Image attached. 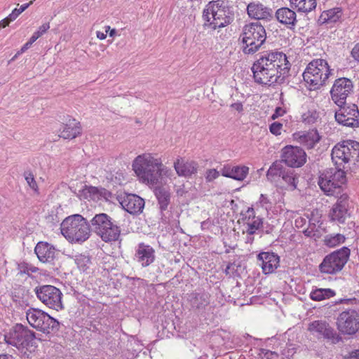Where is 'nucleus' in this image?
Masks as SVG:
<instances>
[{
    "instance_id": "nucleus-50",
    "label": "nucleus",
    "mask_w": 359,
    "mask_h": 359,
    "mask_svg": "<svg viewBox=\"0 0 359 359\" xmlns=\"http://www.w3.org/2000/svg\"><path fill=\"white\" fill-rule=\"evenodd\" d=\"M285 111L281 107H276L275 112L271 116L272 119H276L278 118L279 116H281L284 114Z\"/></svg>"
},
{
    "instance_id": "nucleus-11",
    "label": "nucleus",
    "mask_w": 359,
    "mask_h": 359,
    "mask_svg": "<svg viewBox=\"0 0 359 359\" xmlns=\"http://www.w3.org/2000/svg\"><path fill=\"white\" fill-rule=\"evenodd\" d=\"M37 298L50 309L59 311L63 309L62 293L60 289L51 285H43L35 287Z\"/></svg>"
},
{
    "instance_id": "nucleus-49",
    "label": "nucleus",
    "mask_w": 359,
    "mask_h": 359,
    "mask_svg": "<svg viewBox=\"0 0 359 359\" xmlns=\"http://www.w3.org/2000/svg\"><path fill=\"white\" fill-rule=\"evenodd\" d=\"M353 120H351V123H348V127L355 128L359 127V110L358 109V113H356Z\"/></svg>"
},
{
    "instance_id": "nucleus-13",
    "label": "nucleus",
    "mask_w": 359,
    "mask_h": 359,
    "mask_svg": "<svg viewBox=\"0 0 359 359\" xmlns=\"http://www.w3.org/2000/svg\"><path fill=\"white\" fill-rule=\"evenodd\" d=\"M353 92V84L351 79L341 77L336 79L330 89L331 99L337 106H343L347 98Z\"/></svg>"
},
{
    "instance_id": "nucleus-40",
    "label": "nucleus",
    "mask_w": 359,
    "mask_h": 359,
    "mask_svg": "<svg viewBox=\"0 0 359 359\" xmlns=\"http://www.w3.org/2000/svg\"><path fill=\"white\" fill-rule=\"evenodd\" d=\"M345 237L344 235L337 233L336 235H329L325 238V244L328 247H335L336 245L344 243Z\"/></svg>"
},
{
    "instance_id": "nucleus-3",
    "label": "nucleus",
    "mask_w": 359,
    "mask_h": 359,
    "mask_svg": "<svg viewBox=\"0 0 359 359\" xmlns=\"http://www.w3.org/2000/svg\"><path fill=\"white\" fill-rule=\"evenodd\" d=\"M203 28L211 32L231 24L233 13L223 1H212L203 10Z\"/></svg>"
},
{
    "instance_id": "nucleus-14",
    "label": "nucleus",
    "mask_w": 359,
    "mask_h": 359,
    "mask_svg": "<svg viewBox=\"0 0 359 359\" xmlns=\"http://www.w3.org/2000/svg\"><path fill=\"white\" fill-rule=\"evenodd\" d=\"M345 171L338 170L334 175L323 174L318 180L322 191L327 196L340 194L341 184L346 181Z\"/></svg>"
},
{
    "instance_id": "nucleus-15",
    "label": "nucleus",
    "mask_w": 359,
    "mask_h": 359,
    "mask_svg": "<svg viewBox=\"0 0 359 359\" xmlns=\"http://www.w3.org/2000/svg\"><path fill=\"white\" fill-rule=\"evenodd\" d=\"M281 158L289 167L299 168L306 163V154L303 149L289 145L282 149Z\"/></svg>"
},
{
    "instance_id": "nucleus-63",
    "label": "nucleus",
    "mask_w": 359,
    "mask_h": 359,
    "mask_svg": "<svg viewBox=\"0 0 359 359\" xmlns=\"http://www.w3.org/2000/svg\"><path fill=\"white\" fill-rule=\"evenodd\" d=\"M20 53H20V52H18V53H17V54H16V55H15L12 58V60H14L16 57H18V55Z\"/></svg>"
},
{
    "instance_id": "nucleus-57",
    "label": "nucleus",
    "mask_w": 359,
    "mask_h": 359,
    "mask_svg": "<svg viewBox=\"0 0 359 359\" xmlns=\"http://www.w3.org/2000/svg\"><path fill=\"white\" fill-rule=\"evenodd\" d=\"M96 35H97V37L98 39H100V40L105 39L106 37H107V34L106 33H104V32H100V31H97L96 32Z\"/></svg>"
},
{
    "instance_id": "nucleus-64",
    "label": "nucleus",
    "mask_w": 359,
    "mask_h": 359,
    "mask_svg": "<svg viewBox=\"0 0 359 359\" xmlns=\"http://www.w3.org/2000/svg\"><path fill=\"white\" fill-rule=\"evenodd\" d=\"M266 233H270V231H269V230H266Z\"/></svg>"
},
{
    "instance_id": "nucleus-1",
    "label": "nucleus",
    "mask_w": 359,
    "mask_h": 359,
    "mask_svg": "<svg viewBox=\"0 0 359 359\" xmlns=\"http://www.w3.org/2000/svg\"><path fill=\"white\" fill-rule=\"evenodd\" d=\"M290 69V63L286 55L282 52L265 53L252 67L255 81L268 86L282 83L287 76Z\"/></svg>"
},
{
    "instance_id": "nucleus-5",
    "label": "nucleus",
    "mask_w": 359,
    "mask_h": 359,
    "mask_svg": "<svg viewBox=\"0 0 359 359\" xmlns=\"http://www.w3.org/2000/svg\"><path fill=\"white\" fill-rule=\"evenodd\" d=\"M241 39L243 43V52L245 54H253L266 41L265 29L258 22L245 25L243 28Z\"/></svg>"
},
{
    "instance_id": "nucleus-29",
    "label": "nucleus",
    "mask_w": 359,
    "mask_h": 359,
    "mask_svg": "<svg viewBox=\"0 0 359 359\" xmlns=\"http://www.w3.org/2000/svg\"><path fill=\"white\" fill-rule=\"evenodd\" d=\"M112 220L106 213L96 214L90 220V229L97 236Z\"/></svg>"
},
{
    "instance_id": "nucleus-32",
    "label": "nucleus",
    "mask_w": 359,
    "mask_h": 359,
    "mask_svg": "<svg viewBox=\"0 0 359 359\" xmlns=\"http://www.w3.org/2000/svg\"><path fill=\"white\" fill-rule=\"evenodd\" d=\"M299 139L301 143L304 144L308 149H311L320 141V137L317 130H311L301 135Z\"/></svg>"
},
{
    "instance_id": "nucleus-61",
    "label": "nucleus",
    "mask_w": 359,
    "mask_h": 359,
    "mask_svg": "<svg viewBox=\"0 0 359 359\" xmlns=\"http://www.w3.org/2000/svg\"><path fill=\"white\" fill-rule=\"evenodd\" d=\"M116 34V30L115 29H112L109 32V36L112 37Z\"/></svg>"
},
{
    "instance_id": "nucleus-30",
    "label": "nucleus",
    "mask_w": 359,
    "mask_h": 359,
    "mask_svg": "<svg viewBox=\"0 0 359 359\" xmlns=\"http://www.w3.org/2000/svg\"><path fill=\"white\" fill-rule=\"evenodd\" d=\"M81 130L80 123L72 119L63 126L60 137L64 139H74L81 133Z\"/></svg>"
},
{
    "instance_id": "nucleus-54",
    "label": "nucleus",
    "mask_w": 359,
    "mask_h": 359,
    "mask_svg": "<svg viewBox=\"0 0 359 359\" xmlns=\"http://www.w3.org/2000/svg\"><path fill=\"white\" fill-rule=\"evenodd\" d=\"M231 107L238 111H242L243 110V104L241 102H236L231 105Z\"/></svg>"
},
{
    "instance_id": "nucleus-27",
    "label": "nucleus",
    "mask_w": 359,
    "mask_h": 359,
    "mask_svg": "<svg viewBox=\"0 0 359 359\" xmlns=\"http://www.w3.org/2000/svg\"><path fill=\"white\" fill-rule=\"evenodd\" d=\"M121 235V228L112 220L104 229L97 235L102 241L111 243L118 241Z\"/></svg>"
},
{
    "instance_id": "nucleus-35",
    "label": "nucleus",
    "mask_w": 359,
    "mask_h": 359,
    "mask_svg": "<svg viewBox=\"0 0 359 359\" xmlns=\"http://www.w3.org/2000/svg\"><path fill=\"white\" fill-rule=\"evenodd\" d=\"M335 292L331 289L319 288L313 290L310 293V298L314 301H322L325 299L334 297Z\"/></svg>"
},
{
    "instance_id": "nucleus-34",
    "label": "nucleus",
    "mask_w": 359,
    "mask_h": 359,
    "mask_svg": "<svg viewBox=\"0 0 359 359\" xmlns=\"http://www.w3.org/2000/svg\"><path fill=\"white\" fill-rule=\"evenodd\" d=\"M341 16V11L339 8H334L325 11L322 13L320 18L323 22H336Z\"/></svg>"
},
{
    "instance_id": "nucleus-44",
    "label": "nucleus",
    "mask_w": 359,
    "mask_h": 359,
    "mask_svg": "<svg viewBox=\"0 0 359 359\" xmlns=\"http://www.w3.org/2000/svg\"><path fill=\"white\" fill-rule=\"evenodd\" d=\"M260 206L268 210L271 208V202L269 199L268 196L265 194H261L259 200Z\"/></svg>"
},
{
    "instance_id": "nucleus-37",
    "label": "nucleus",
    "mask_w": 359,
    "mask_h": 359,
    "mask_svg": "<svg viewBox=\"0 0 359 359\" xmlns=\"http://www.w3.org/2000/svg\"><path fill=\"white\" fill-rule=\"evenodd\" d=\"M346 144H348L350 147V164H355L356 163H359V142L354 140H346Z\"/></svg>"
},
{
    "instance_id": "nucleus-46",
    "label": "nucleus",
    "mask_w": 359,
    "mask_h": 359,
    "mask_svg": "<svg viewBox=\"0 0 359 359\" xmlns=\"http://www.w3.org/2000/svg\"><path fill=\"white\" fill-rule=\"evenodd\" d=\"M283 127V124L278 122H274L271 124L269 127L270 132L276 135H278L280 134L281 129Z\"/></svg>"
},
{
    "instance_id": "nucleus-2",
    "label": "nucleus",
    "mask_w": 359,
    "mask_h": 359,
    "mask_svg": "<svg viewBox=\"0 0 359 359\" xmlns=\"http://www.w3.org/2000/svg\"><path fill=\"white\" fill-rule=\"evenodd\" d=\"M163 165L160 159L150 154L137 156L133 162V169L137 176L144 182L157 184L162 175Z\"/></svg>"
},
{
    "instance_id": "nucleus-18",
    "label": "nucleus",
    "mask_w": 359,
    "mask_h": 359,
    "mask_svg": "<svg viewBox=\"0 0 359 359\" xmlns=\"http://www.w3.org/2000/svg\"><path fill=\"white\" fill-rule=\"evenodd\" d=\"M120 203L123 208L131 215L142 212L144 208V200L136 194H127Z\"/></svg>"
},
{
    "instance_id": "nucleus-58",
    "label": "nucleus",
    "mask_w": 359,
    "mask_h": 359,
    "mask_svg": "<svg viewBox=\"0 0 359 359\" xmlns=\"http://www.w3.org/2000/svg\"><path fill=\"white\" fill-rule=\"evenodd\" d=\"M32 43L29 41H27L21 48L20 50V53H23L25 52V50H27L31 46H32Z\"/></svg>"
},
{
    "instance_id": "nucleus-60",
    "label": "nucleus",
    "mask_w": 359,
    "mask_h": 359,
    "mask_svg": "<svg viewBox=\"0 0 359 359\" xmlns=\"http://www.w3.org/2000/svg\"><path fill=\"white\" fill-rule=\"evenodd\" d=\"M0 359H14V358L9 354H1L0 355Z\"/></svg>"
},
{
    "instance_id": "nucleus-45",
    "label": "nucleus",
    "mask_w": 359,
    "mask_h": 359,
    "mask_svg": "<svg viewBox=\"0 0 359 359\" xmlns=\"http://www.w3.org/2000/svg\"><path fill=\"white\" fill-rule=\"evenodd\" d=\"M219 176V172L215 169H210L206 171V180L212 182Z\"/></svg>"
},
{
    "instance_id": "nucleus-7",
    "label": "nucleus",
    "mask_w": 359,
    "mask_h": 359,
    "mask_svg": "<svg viewBox=\"0 0 359 359\" xmlns=\"http://www.w3.org/2000/svg\"><path fill=\"white\" fill-rule=\"evenodd\" d=\"M4 338L8 344L15 346L19 350H29L36 346L35 332L22 324L18 323L12 327L4 335Z\"/></svg>"
},
{
    "instance_id": "nucleus-4",
    "label": "nucleus",
    "mask_w": 359,
    "mask_h": 359,
    "mask_svg": "<svg viewBox=\"0 0 359 359\" xmlns=\"http://www.w3.org/2000/svg\"><path fill=\"white\" fill-rule=\"evenodd\" d=\"M60 229L62 234L70 242H84L90 235V224L81 215H74L65 219Z\"/></svg>"
},
{
    "instance_id": "nucleus-51",
    "label": "nucleus",
    "mask_w": 359,
    "mask_h": 359,
    "mask_svg": "<svg viewBox=\"0 0 359 359\" xmlns=\"http://www.w3.org/2000/svg\"><path fill=\"white\" fill-rule=\"evenodd\" d=\"M50 28L49 23H44L41 26L39 27L38 31H36L41 36H42L44 33L47 32V30Z\"/></svg>"
},
{
    "instance_id": "nucleus-24",
    "label": "nucleus",
    "mask_w": 359,
    "mask_h": 359,
    "mask_svg": "<svg viewBox=\"0 0 359 359\" xmlns=\"http://www.w3.org/2000/svg\"><path fill=\"white\" fill-rule=\"evenodd\" d=\"M247 12L251 18L256 20H270L273 18L272 10L262 4H249Z\"/></svg>"
},
{
    "instance_id": "nucleus-38",
    "label": "nucleus",
    "mask_w": 359,
    "mask_h": 359,
    "mask_svg": "<svg viewBox=\"0 0 359 359\" xmlns=\"http://www.w3.org/2000/svg\"><path fill=\"white\" fill-rule=\"evenodd\" d=\"M90 193L97 196L98 199L103 198L106 201H112L114 196L108 190L104 188H97L95 187H91L90 188Z\"/></svg>"
},
{
    "instance_id": "nucleus-56",
    "label": "nucleus",
    "mask_w": 359,
    "mask_h": 359,
    "mask_svg": "<svg viewBox=\"0 0 359 359\" xmlns=\"http://www.w3.org/2000/svg\"><path fill=\"white\" fill-rule=\"evenodd\" d=\"M40 36H41L37 32H35L33 35L29 39V41L33 43L35 42Z\"/></svg>"
},
{
    "instance_id": "nucleus-52",
    "label": "nucleus",
    "mask_w": 359,
    "mask_h": 359,
    "mask_svg": "<svg viewBox=\"0 0 359 359\" xmlns=\"http://www.w3.org/2000/svg\"><path fill=\"white\" fill-rule=\"evenodd\" d=\"M20 14V11L18 10V8H15L12 13L7 17L8 20L12 22L15 20L18 15Z\"/></svg>"
},
{
    "instance_id": "nucleus-12",
    "label": "nucleus",
    "mask_w": 359,
    "mask_h": 359,
    "mask_svg": "<svg viewBox=\"0 0 359 359\" xmlns=\"http://www.w3.org/2000/svg\"><path fill=\"white\" fill-rule=\"evenodd\" d=\"M336 324L342 334H355L359 331V313L354 309H346L338 315Z\"/></svg>"
},
{
    "instance_id": "nucleus-53",
    "label": "nucleus",
    "mask_w": 359,
    "mask_h": 359,
    "mask_svg": "<svg viewBox=\"0 0 359 359\" xmlns=\"http://www.w3.org/2000/svg\"><path fill=\"white\" fill-rule=\"evenodd\" d=\"M353 302H356L355 298H348V299H340L338 301H337L336 304H350Z\"/></svg>"
},
{
    "instance_id": "nucleus-33",
    "label": "nucleus",
    "mask_w": 359,
    "mask_h": 359,
    "mask_svg": "<svg viewBox=\"0 0 359 359\" xmlns=\"http://www.w3.org/2000/svg\"><path fill=\"white\" fill-rule=\"evenodd\" d=\"M290 3L302 13H309L316 7V0H290Z\"/></svg>"
},
{
    "instance_id": "nucleus-26",
    "label": "nucleus",
    "mask_w": 359,
    "mask_h": 359,
    "mask_svg": "<svg viewBox=\"0 0 359 359\" xmlns=\"http://www.w3.org/2000/svg\"><path fill=\"white\" fill-rule=\"evenodd\" d=\"M220 172L224 177L243 181L249 172V168L245 165L231 166L227 165L221 169Z\"/></svg>"
},
{
    "instance_id": "nucleus-31",
    "label": "nucleus",
    "mask_w": 359,
    "mask_h": 359,
    "mask_svg": "<svg viewBox=\"0 0 359 359\" xmlns=\"http://www.w3.org/2000/svg\"><path fill=\"white\" fill-rule=\"evenodd\" d=\"M276 17L280 23L287 26H294L297 22L295 12L288 8L278 9Z\"/></svg>"
},
{
    "instance_id": "nucleus-28",
    "label": "nucleus",
    "mask_w": 359,
    "mask_h": 359,
    "mask_svg": "<svg viewBox=\"0 0 359 359\" xmlns=\"http://www.w3.org/2000/svg\"><path fill=\"white\" fill-rule=\"evenodd\" d=\"M174 167L180 176L189 177L197 171V164L194 161L184 162L182 158L177 159L174 163Z\"/></svg>"
},
{
    "instance_id": "nucleus-23",
    "label": "nucleus",
    "mask_w": 359,
    "mask_h": 359,
    "mask_svg": "<svg viewBox=\"0 0 359 359\" xmlns=\"http://www.w3.org/2000/svg\"><path fill=\"white\" fill-rule=\"evenodd\" d=\"M154 194L157 200V204L161 215L167 210L171 202V192L166 186H156L154 189Z\"/></svg>"
},
{
    "instance_id": "nucleus-22",
    "label": "nucleus",
    "mask_w": 359,
    "mask_h": 359,
    "mask_svg": "<svg viewBox=\"0 0 359 359\" xmlns=\"http://www.w3.org/2000/svg\"><path fill=\"white\" fill-rule=\"evenodd\" d=\"M38 259L43 263H53L55 258L56 250L46 242H39L34 249Z\"/></svg>"
},
{
    "instance_id": "nucleus-48",
    "label": "nucleus",
    "mask_w": 359,
    "mask_h": 359,
    "mask_svg": "<svg viewBox=\"0 0 359 359\" xmlns=\"http://www.w3.org/2000/svg\"><path fill=\"white\" fill-rule=\"evenodd\" d=\"M344 359H359V349L350 352L344 357Z\"/></svg>"
},
{
    "instance_id": "nucleus-8",
    "label": "nucleus",
    "mask_w": 359,
    "mask_h": 359,
    "mask_svg": "<svg viewBox=\"0 0 359 359\" xmlns=\"http://www.w3.org/2000/svg\"><path fill=\"white\" fill-rule=\"evenodd\" d=\"M269 180L276 183L282 188L294 190L297 188L298 177L294 171L285 168L280 161L274 162L267 171Z\"/></svg>"
},
{
    "instance_id": "nucleus-36",
    "label": "nucleus",
    "mask_w": 359,
    "mask_h": 359,
    "mask_svg": "<svg viewBox=\"0 0 359 359\" xmlns=\"http://www.w3.org/2000/svg\"><path fill=\"white\" fill-rule=\"evenodd\" d=\"M75 263L80 271L88 273L92 264L91 257L88 255L80 254L75 256Z\"/></svg>"
},
{
    "instance_id": "nucleus-20",
    "label": "nucleus",
    "mask_w": 359,
    "mask_h": 359,
    "mask_svg": "<svg viewBox=\"0 0 359 359\" xmlns=\"http://www.w3.org/2000/svg\"><path fill=\"white\" fill-rule=\"evenodd\" d=\"M135 257L142 267H147L154 262L155 251L150 245L140 243L138 244Z\"/></svg>"
},
{
    "instance_id": "nucleus-62",
    "label": "nucleus",
    "mask_w": 359,
    "mask_h": 359,
    "mask_svg": "<svg viewBox=\"0 0 359 359\" xmlns=\"http://www.w3.org/2000/svg\"><path fill=\"white\" fill-rule=\"evenodd\" d=\"M110 27L109 26H106L105 27V33L107 34L108 32H110Z\"/></svg>"
},
{
    "instance_id": "nucleus-6",
    "label": "nucleus",
    "mask_w": 359,
    "mask_h": 359,
    "mask_svg": "<svg viewBox=\"0 0 359 359\" xmlns=\"http://www.w3.org/2000/svg\"><path fill=\"white\" fill-rule=\"evenodd\" d=\"M330 69L326 60H313L309 63L302 76L304 81L311 89L323 86L330 74Z\"/></svg>"
},
{
    "instance_id": "nucleus-16",
    "label": "nucleus",
    "mask_w": 359,
    "mask_h": 359,
    "mask_svg": "<svg viewBox=\"0 0 359 359\" xmlns=\"http://www.w3.org/2000/svg\"><path fill=\"white\" fill-rule=\"evenodd\" d=\"M350 147L346 144V140L341 144H337L332 150V160L338 170L345 171L349 168L350 165Z\"/></svg>"
},
{
    "instance_id": "nucleus-41",
    "label": "nucleus",
    "mask_w": 359,
    "mask_h": 359,
    "mask_svg": "<svg viewBox=\"0 0 359 359\" xmlns=\"http://www.w3.org/2000/svg\"><path fill=\"white\" fill-rule=\"evenodd\" d=\"M337 201L334 205L348 210L349 205V197L348 194L346 193H342L340 196L337 194Z\"/></svg>"
},
{
    "instance_id": "nucleus-43",
    "label": "nucleus",
    "mask_w": 359,
    "mask_h": 359,
    "mask_svg": "<svg viewBox=\"0 0 359 359\" xmlns=\"http://www.w3.org/2000/svg\"><path fill=\"white\" fill-rule=\"evenodd\" d=\"M25 180L27 181V184L34 190H36L38 188L37 184L34 180V175L30 172H25Z\"/></svg>"
},
{
    "instance_id": "nucleus-42",
    "label": "nucleus",
    "mask_w": 359,
    "mask_h": 359,
    "mask_svg": "<svg viewBox=\"0 0 359 359\" xmlns=\"http://www.w3.org/2000/svg\"><path fill=\"white\" fill-rule=\"evenodd\" d=\"M189 301L193 309H200L202 304V295L199 293H192L189 295Z\"/></svg>"
},
{
    "instance_id": "nucleus-25",
    "label": "nucleus",
    "mask_w": 359,
    "mask_h": 359,
    "mask_svg": "<svg viewBox=\"0 0 359 359\" xmlns=\"http://www.w3.org/2000/svg\"><path fill=\"white\" fill-rule=\"evenodd\" d=\"M246 222L244 224L243 233L246 234H255L263 226V219L255 215L252 208H248L246 212Z\"/></svg>"
},
{
    "instance_id": "nucleus-10",
    "label": "nucleus",
    "mask_w": 359,
    "mask_h": 359,
    "mask_svg": "<svg viewBox=\"0 0 359 359\" xmlns=\"http://www.w3.org/2000/svg\"><path fill=\"white\" fill-rule=\"evenodd\" d=\"M350 256V250L346 247L336 250L325 257L319 265L323 273L336 274L341 271Z\"/></svg>"
},
{
    "instance_id": "nucleus-17",
    "label": "nucleus",
    "mask_w": 359,
    "mask_h": 359,
    "mask_svg": "<svg viewBox=\"0 0 359 359\" xmlns=\"http://www.w3.org/2000/svg\"><path fill=\"white\" fill-rule=\"evenodd\" d=\"M308 330L318 337L334 339L339 335L334 329L325 320H315L311 323Z\"/></svg>"
},
{
    "instance_id": "nucleus-21",
    "label": "nucleus",
    "mask_w": 359,
    "mask_h": 359,
    "mask_svg": "<svg viewBox=\"0 0 359 359\" xmlns=\"http://www.w3.org/2000/svg\"><path fill=\"white\" fill-rule=\"evenodd\" d=\"M339 109L335 112L336 121L344 126H348V123H351L356 113H358V107L355 104H348L346 102L343 106H338Z\"/></svg>"
},
{
    "instance_id": "nucleus-19",
    "label": "nucleus",
    "mask_w": 359,
    "mask_h": 359,
    "mask_svg": "<svg viewBox=\"0 0 359 359\" xmlns=\"http://www.w3.org/2000/svg\"><path fill=\"white\" fill-rule=\"evenodd\" d=\"M262 271L264 274L273 273L279 266L280 258L274 252H262L257 255Z\"/></svg>"
},
{
    "instance_id": "nucleus-55",
    "label": "nucleus",
    "mask_w": 359,
    "mask_h": 359,
    "mask_svg": "<svg viewBox=\"0 0 359 359\" xmlns=\"http://www.w3.org/2000/svg\"><path fill=\"white\" fill-rule=\"evenodd\" d=\"M10 22H11V21L6 17V18H4L1 21H0V29L6 27V26H8L9 25Z\"/></svg>"
},
{
    "instance_id": "nucleus-9",
    "label": "nucleus",
    "mask_w": 359,
    "mask_h": 359,
    "mask_svg": "<svg viewBox=\"0 0 359 359\" xmlns=\"http://www.w3.org/2000/svg\"><path fill=\"white\" fill-rule=\"evenodd\" d=\"M26 317L32 327L43 333L49 334L50 332H55L59 330L60 323L40 309L30 308L26 312Z\"/></svg>"
},
{
    "instance_id": "nucleus-47",
    "label": "nucleus",
    "mask_w": 359,
    "mask_h": 359,
    "mask_svg": "<svg viewBox=\"0 0 359 359\" xmlns=\"http://www.w3.org/2000/svg\"><path fill=\"white\" fill-rule=\"evenodd\" d=\"M351 55L355 60L359 62V43L355 45L351 50Z\"/></svg>"
},
{
    "instance_id": "nucleus-59",
    "label": "nucleus",
    "mask_w": 359,
    "mask_h": 359,
    "mask_svg": "<svg viewBox=\"0 0 359 359\" xmlns=\"http://www.w3.org/2000/svg\"><path fill=\"white\" fill-rule=\"evenodd\" d=\"M246 243H252L254 241V234H246Z\"/></svg>"
},
{
    "instance_id": "nucleus-39",
    "label": "nucleus",
    "mask_w": 359,
    "mask_h": 359,
    "mask_svg": "<svg viewBox=\"0 0 359 359\" xmlns=\"http://www.w3.org/2000/svg\"><path fill=\"white\" fill-rule=\"evenodd\" d=\"M347 212L348 210L334 205L330 214V216L332 220L337 221L342 224L345 222Z\"/></svg>"
}]
</instances>
